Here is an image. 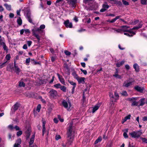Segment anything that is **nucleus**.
<instances>
[{
    "instance_id": "nucleus-2",
    "label": "nucleus",
    "mask_w": 147,
    "mask_h": 147,
    "mask_svg": "<svg viewBox=\"0 0 147 147\" xmlns=\"http://www.w3.org/2000/svg\"><path fill=\"white\" fill-rule=\"evenodd\" d=\"M72 127L71 125L69 126V128L68 129L67 135V140L70 142L71 144L73 140L74 137L73 132L72 133Z\"/></svg>"
},
{
    "instance_id": "nucleus-51",
    "label": "nucleus",
    "mask_w": 147,
    "mask_h": 147,
    "mask_svg": "<svg viewBox=\"0 0 147 147\" xmlns=\"http://www.w3.org/2000/svg\"><path fill=\"white\" fill-rule=\"evenodd\" d=\"M64 53L65 55H69L71 54V53L70 52L67 50H65L64 51Z\"/></svg>"
},
{
    "instance_id": "nucleus-64",
    "label": "nucleus",
    "mask_w": 147,
    "mask_h": 147,
    "mask_svg": "<svg viewBox=\"0 0 147 147\" xmlns=\"http://www.w3.org/2000/svg\"><path fill=\"white\" fill-rule=\"evenodd\" d=\"M14 129H15L16 131H18L20 129L19 127L17 125H16L14 127Z\"/></svg>"
},
{
    "instance_id": "nucleus-63",
    "label": "nucleus",
    "mask_w": 147,
    "mask_h": 147,
    "mask_svg": "<svg viewBox=\"0 0 147 147\" xmlns=\"http://www.w3.org/2000/svg\"><path fill=\"white\" fill-rule=\"evenodd\" d=\"M92 0H84L83 2L85 4H86L92 1Z\"/></svg>"
},
{
    "instance_id": "nucleus-37",
    "label": "nucleus",
    "mask_w": 147,
    "mask_h": 147,
    "mask_svg": "<svg viewBox=\"0 0 147 147\" xmlns=\"http://www.w3.org/2000/svg\"><path fill=\"white\" fill-rule=\"evenodd\" d=\"M141 3L143 5H146L147 3V0H141Z\"/></svg>"
},
{
    "instance_id": "nucleus-19",
    "label": "nucleus",
    "mask_w": 147,
    "mask_h": 147,
    "mask_svg": "<svg viewBox=\"0 0 147 147\" xmlns=\"http://www.w3.org/2000/svg\"><path fill=\"white\" fill-rule=\"evenodd\" d=\"M124 63L125 61H121L119 62L116 63V65L117 67H119L122 65L124 64Z\"/></svg>"
},
{
    "instance_id": "nucleus-49",
    "label": "nucleus",
    "mask_w": 147,
    "mask_h": 147,
    "mask_svg": "<svg viewBox=\"0 0 147 147\" xmlns=\"http://www.w3.org/2000/svg\"><path fill=\"white\" fill-rule=\"evenodd\" d=\"M41 106L40 105H38L37 107L36 111H37L38 112H39L40 111V110L41 109Z\"/></svg>"
},
{
    "instance_id": "nucleus-54",
    "label": "nucleus",
    "mask_w": 147,
    "mask_h": 147,
    "mask_svg": "<svg viewBox=\"0 0 147 147\" xmlns=\"http://www.w3.org/2000/svg\"><path fill=\"white\" fill-rule=\"evenodd\" d=\"M116 21L115 19L114 18L113 19L111 20H108L107 21L109 23H113L114 22Z\"/></svg>"
},
{
    "instance_id": "nucleus-28",
    "label": "nucleus",
    "mask_w": 147,
    "mask_h": 147,
    "mask_svg": "<svg viewBox=\"0 0 147 147\" xmlns=\"http://www.w3.org/2000/svg\"><path fill=\"white\" fill-rule=\"evenodd\" d=\"M102 140V138L101 137H99L96 140L94 144H97L99 142H100Z\"/></svg>"
},
{
    "instance_id": "nucleus-35",
    "label": "nucleus",
    "mask_w": 147,
    "mask_h": 147,
    "mask_svg": "<svg viewBox=\"0 0 147 147\" xmlns=\"http://www.w3.org/2000/svg\"><path fill=\"white\" fill-rule=\"evenodd\" d=\"M45 28V26L44 24H42L40 26L39 28H37V29H39L40 30H43L42 29H44Z\"/></svg>"
},
{
    "instance_id": "nucleus-1",
    "label": "nucleus",
    "mask_w": 147,
    "mask_h": 147,
    "mask_svg": "<svg viewBox=\"0 0 147 147\" xmlns=\"http://www.w3.org/2000/svg\"><path fill=\"white\" fill-rule=\"evenodd\" d=\"M32 31L33 35L36 37L38 39V42H39L40 40L41 34L43 32V30H40L39 29H37V28L34 27Z\"/></svg>"
},
{
    "instance_id": "nucleus-56",
    "label": "nucleus",
    "mask_w": 147,
    "mask_h": 147,
    "mask_svg": "<svg viewBox=\"0 0 147 147\" xmlns=\"http://www.w3.org/2000/svg\"><path fill=\"white\" fill-rule=\"evenodd\" d=\"M42 127H45V125L46 124V121L44 119H42Z\"/></svg>"
},
{
    "instance_id": "nucleus-17",
    "label": "nucleus",
    "mask_w": 147,
    "mask_h": 147,
    "mask_svg": "<svg viewBox=\"0 0 147 147\" xmlns=\"http://www.w3.org/2000/svg\"><path fill=\"white\" fill-rule=\"evenodd\" d=\"M35 138V135H32V137L31 138L30 141L29 142V145H31L34 143Z\"/></svg>"
},
{
    "instance_id": "nucleus-29",
    "label": "nucleus",
    "mask_w": 147,
    "mask_h": 147,
    "mask_svg": "<svg viewBox=\"0 0 147 147\" xmlns=\"http://www.w3.org/2000/svg\"><path fill=\"white\" fill-rule=\"evenodd\" d=\"M72 74L73 76H74V78H75L76 80L79 77V76H78V75L76 74V72L75 71H74L72 72Z\"/></svg>"
},
{
    "instance_id": "nucleus-48",
    "label": "nucleus",
    "mask_w": 147,
    "mask_h": 147,
    "mask_svg": "<svg viewBox=\"0 0 147 147\" xmlns=\"http://www.w3.org/2000/svg\"><path fill=\"white\" fill-rule=\"evenodd\" d=\"M121 94L124 96H127V94L126 91H123L121 93Z\"/></svg>"
},
{
    "instance_id": "nucleus-24",
    "label": "nucleus",
    "mask_w": 147,
    "mask_h": 147,
    "mask_svg": "<svg viewBox=\"0 0 147 147\" xmlns=\"http://www.w3.org/2000/svg\"><path fill=\"white\" fill-rule=\"evenodd\" d=\"M109 7V6L107 5V2H105L102 5V7L105 9H108Z\"/></svg>"
},
{
    "instance_id": "nucleus-52",
    "label": "nucleus",
    "mask_w": 147,
    "mask_h": 147,
    "mask_svg": "<svg viewBox=\"0 0 147 147\" xmlns=\"http://www.w3.org/2000/svg\"><path fill=\"white\" fill-rule=\"evenodd\" d=\"M112 29L115 31H116L117 32H121V31L122 30H123L120 29H118L117 30H116L115 28H113Z\"/></svg>"
},
{
    "instance_id": "nucleus-9",
    "label": "nucleus",
    "mask_w": 147,
    "mask_h": 147,
    "mask_svg": "<svg viewBox=\"0 0 147 147\" xmlns=\"http://www.w3.org/2000/svg\"><path fill=\"white\" fill-rule=\"evenodd\" d=\"M69 4L72 7H74L77 1L76 0H66Z\"/></svg>"
},
{
    "instance_id": "nucleus-25",
    "label": "nucleus",
    "mask_w": 147,
    "mask_h": 147,
    "mask_svg": "<svg viewBox=\"0 0 147 147\" xmlns=\"http://www.w3.org/2000/svg\"><path fill=\"white\" fill-rule=\"evenodd\" d=\"M14 67L15 68V71L18 74L20 72V69L19 68L18 66L16 65V63L14 62Z\"/></svg>"
},
{
    "instance_id": "nucleus-32",
    "label": "nucleus",
    "mask_w": 147,
    "mask_h": 147,
    "mask_svg": "<svg viewBox=\"0 0 147 147\" xmlns=\"http://www.w3.org/2000/svg\"><path fill=\"white\" fill-rule=\"evenodd\" d=\"M47 80V79L41 80H40V83L41 84H46Z\"/></svg>"
},
{
    "instance_id": "nucleus-8",
    "label": "nucleus",
    "mask_w": 147,
    "mask_h": 147,
    "mask_svg": "<svg viewBox=\"0 0 147 147\" xmlns=\"http://www.w3.org/2000/svg\"><path fill=\"white\" fill-rule=\"evenodd\" d=\"M64 24L66 27L68 28H71L72 27V24L71 22H70L69 20H67L64 22Z\"/></svg>"
},
{
    "instance_id": "nucleus-43",
    "label": "nucleus",
    "mask_w": 147,
    "mask_h": 147,
    "mask_svg": "<svg viewBox=\"0 0 147 147\" xmlns=\"http://www.w3.org/2000/svg\"><path fill=\"white\" fill-rule=\"evenodd\" d=\"M138 102H136L135 101H133L131 104V105L132 106H137L138 105Z\"/></svg>"
},
{
    "instance_id": "nucleus-39",
    "label": "nucleus",
    "mask_w": 147,
    "mask_h": 147,
    "mask_svg": "<svg viewBox=\"0 0 147 147\" xmlns=\"http://www.w3.org/2000/svg\"><path fill=\"white\" fill-rule=\"evenodd\" d=\"M128 130V129H126V132H124L123 133V136H124V138H128V135H127V134L126 133V132H127Z\"/></svg>"
},
{
    "instance_id": "nucleus-4",
    "label": "nucleus",
    "mask_w": 147,
    "mask_h": 147,
    "mask_svg": "<svg viewBox=\"0 0 147 147\" xmlns=\"http://www.w3.org/2000/svg\"><path fill=\"white\" fill-rule=\"evenodd\" d=\"M69 105L68 106V103L65 100H63L62 102V104L63 107L67 109V110H69L70 108L71 107V105L70 102H68Z\"/></svg>"
},
{
    "instance_id": "nucleus-55",
    "label": "nucleus",
    "mask_w": 147,
    "mask_h": 147,
    "mask_svg": "<svg viewBox=\"0 0 147 147\" xmlns=\"http://www.w3.org/2000/svg\"><path fill=\"white\" fill-rule=\"evenodd\" d=\"M124 34L129 37H131L133 36V34H130L127 33H124Z\"/></svg>"
},
{
    "instance_id": "nucleus-34",
    "label": "nucleus",
    "mask_w": 147,
    "mask_h": 147,
    "mask_svg": "<svg viewBox=\"0 0 147 147\" xmlns=\"http://www.w3.org/2000/svg\"><path fill=\"white\" fill-rule=\"evenodd\" d=\"M61 85L60 84H57L54 85V86L57 88H60Z\"/></svg>"
},
{
    "instance_id": "nucleus-42",
    "label": "nucleus",
    "mask_w": 147,
    "mask_h": 147,
    "mask_svg": "<svg viewBox=\"0 0 147 147\" xmlns=\"http://www.w3.org/2000/svg\"><path fill=\"white\" fill-rule=\"evenodd\" d=\"M122 2L124 5H129V3L125 0H122Z\"/></svg>"
},
{
    "instance_id": "nucleus-3",
    "label": "nucleus",
    "mask_w": 147,
    "mask_h": 147,
    "mask_svg": "<svg viewBox=\"0 0 147 147\" xmlns=\"http://www.w3.org/2000/svg\"><path fill=\"white\" fill-rule=\"evenodd\" d=\"M129 134L132 138H138L142 134V133L139 131H134L130 133Z\"/></svg>"
},
{
    "instance_id": "nucleus-5",
    "label": "nucleus",
    "mask_w": 147,
    "mask_h": 147,
    "mask_svg": "<svg viewBox=\"0 0 147 147\" xmlns=\"http://www.w3.org/2000/svg\"><path fill=\"white\" fill-rule=\"evenodd\" d=\"M50 97L51 98H54L57 95V91L54 90L52 89L49 92Z\"/></svg>"
},
{
    "instance_id": "nucleus-57",
    "label": "nucleus",
    "mask_w": 147,
    "mask_h": 147,
    "mask_svg": "<svg viewBox=\"0 0 147 147\" xmlns=\"http://www.w3.org/2000/svg\"><path fill=\"white\" fill-rule=\"evenodd\" d=\"M81 71H82L84 75H86L87 74V71L86 70H84L83 69H80Z\"/></svg>"
},
{
    "instance_id": "nucleus-33",
    "label": "nucleus",
    "mask_w": 147,
    "mask_h": 147,
    "mask_svg": "<svg viewBox=\"0 0 147 147\" xmlns=\"http://www.w3.org/2000/svg\"><path fill=\"white\" fill-rule=\"evenodd\" d=\"M60 89L63 92H66V87L64 86H61V87Z\"/></svg>"
},
{
    "instance_id": "nucleus-50",
    "label": "nucleus",
    "mask_w": 147,
    "mask_h": 147,
    "mask_svg": "<svg viewBox=\"0 0 147 147\" xmlns=\"http://www.w3.org/2000/svg\"><path fill=\"white\" fill-rule=\"evenodd\" d=\"M46 131L45 127H42V136H44L45 133Z\"/></svg>"
},
{
    "instance_id": "nucleus-27",
    "label": "nucleus",
    "mask_w": 147,
    "mask_h": 147,
    "mask_svg": "<svg viewBox=\"0 0 147 147\" xmlns=\"http://www.w3.org/2000/svg\"><path fill=\"white\" fill-rule=\"evenodd\" d=\"M81 102L82 103V104L84 105H85L86 104V98H85V97L84 96V94H83V98Z\"/></svg>"
},
{
    "instance_id": "nucleus-31",
    "label": "nucleus",
    "mask_w": 147,
    "mask_h": 147,
    "mask_svg": "<svg viewBox=\"0 0 147 147\" xmlns=\"http://www.w3.org/2000/svg\"><path fill=\"white\" fill-rule=\"evenodd\" d=\"M138 99V98L137 97H132L131 98H129L128 99V100L129 101H134L136 100H137Z\"/></svg>"
},
{
    "instance_id": "nucleus-15",
    "label": "nucleus",
    "mask_w": 147,
    "mask_h": 147,
    "mask_svg": "<svg viewBox=\"0 0 147 147\" xmlns=\"http://www.w3.org/2000/svg\"><path fill=\"white\" fill-rule=\"evenodd\" d=\"M31 131L30 129H28L26 131L25 133L26 135V139H28L29 138V136L30 135V133Z\"/></svg>"
},
{
    "instance_id": "nucleus-26",
    "label": "nucleus",
    "mask_w": 147,
    "mask_h": 147,
    "mask_svg": "<svg viewBox=\"0 0 147 147\" xmlns=\"http://www.w3.org/2000/svg\"><path fill=\"white\" fill-rule=\"evenodd\" d=\"M17 22L19 25L20 26L22 24V21L20 17H19L17 20Z\"/></svg>"
},
{
    "instance_id": "nucleus-22",
    "label": "nucleus",
    "mask_w": 147,
    "mask_h": 147,
    "mask_svg": "<svg viewBox=\"0 0 147 147\" xmlns=\"http://www.w3.org/2000/svg\"><path fill=\"white\" fill-rule=\"evenodd\" d=\"M123 30L124 32H128L130 33V34H132L133 35H135L136 34V33L135 32H134L133 31L131 30Z\"/></svg>"
},
{
    "instance_id": "nucleus-62",
    "label": "nucleus",
    "mask_w": 147,
    "mask_h": 147,
    "mask_svg": "<svg viewBox=\"0 0 147 147\" xmlns=\"http://www.w3.org/2000/svg\"><path fill=\"white\" fill-rule=\"evenodd\" d=\"M125 67L127 70H129V69H130V66L128 64L125 65Z\"/></svg>"
},
{
    "instance_id": "nucleus-14",
    "label": "nucleus",
    "mask_w": 147,
    "mask_h": 147,
    "mask_svg": "<svg viewBox=\"0 0 147 147\" xmlns=\"http://www.w3.org/2000/svg\"><path fill=\"white\" fill-rule=\"evenodd\" d=\"M134 88L136 90L141 92H142L144 90L143 88H141L138 86L135 87Z\"/></svg>"
},
{
    "instance_id": "nucleus-47",
    "label": "nucleus",
    "mask_w": 147,
    "mask_h": 147,
    "mask_svg": "<svg viewBox=\"0 0 147 147\" xmlns=\"http://www.w3.org/2000/svg\"><path fill=\"white\" fill-rule=\"evenodd\" d=\"M7 62V61H6L3 63L1 65H0V68H3V67L5 66L6 65V63Z\"/></svg>"
},
{
    "instance_id": "nucleus-16",
    "label": "nucleus",
    "mask_w": 147,
    "mask_h": 147,
    "mask_svg": "<svg viewBox=\"0 0 147 147\" xmlns=\"http://www.w3.org/2000/svg\"><path fill=\"white\" fill-rule=\"evenodd\" d=\"M133 67L136 72H138L139 71V66L137 63H135Z\"/></svg>"
},
{
    "instance_id": "nucleus-18",
    "label": "nucleus",
    "mask_w": 147,
    "mask_h": 147,
    "mask_svg": "<svg viewBox=\"0 0 147 147\" xmlns=\"http://www.w3.org/2000/svg\"><path fill=\"white\" fill-rule=\"evenodd\" d=\"M4 5L6 9L10 11L11 10V5L5 3L4 4Z\"/></svg>"
},
{
    "instance_id": "nucleus-36",
    "label": "nucleus",
    "mask_w": 147,
    "mask_h": 147,
    "mask_svg": "<svg viewBox=\"0 0 147 147\" xmlns=\"http://www.w3.org/2000/svg\"><path fill=\"white\" fill-rule=\"evenodd\" d=\"M3 49L4 50L7 51L8 49L5 43V44H3Z\"/></svg>"
},
{
    "instance_id": "nucleus-20",
    "label": "nucleus",
    "mask_w": 147,
    "mask_h": 147,
    "mask_svg": "<svg viewBox=\"0 0 147 147\" xmlns=\"http://www.w3.org/2000/svg\"><path fill=\"white\" fill-rule=\"evenodd\" d=\"M139 22L138 20H134L132 21L129 22V24H131L136 25L138 24Z\"/></svg>"
},
{
    "instance_id": "nucleus-10",
    "label": "nucleus",
    "mask_w": 147,
    "mask_h": 147,
    "mask_svg": "<svg viewBox=\"0 0 147 147\" xmlns=\"http://www.w3.org/2000/svg\"><path fill=\"white\" fill-rule=\"evenodd\" d=\"M85 79L84 77H79L77 79V80H78V82L79 83H82L84 84L85 83Z\"/></svg>"
},
{
    "instance_id": "nucleus-41",
    "label": "nucleus",
    "mask_w": 147,
    "mask_h": 147,
    "mask_svg": "<svg viewBox=\"0 0 147 147\" xmlns=\"http://www.w3.org/2000/svg\"><path fill=\"white\" fill-rule=\"evenodd\" d=\"M22 134V131H19L17 133V136H21Z\"/></svg>"
},
{
    "instance_id": "nucleus-30",
    "label": "nucleus",
    "mask_w": 147,
    "mask_h": 147,
    "mask_svg": "<svg viewBox=\"0 0 147 147\" xmlns=\"http://www.w3.org/2000/svg\"><path fill=\"white\" fill-rule=\"evenodd\" d=\"M144 98H142L140 100V103L139 106H143L145 104V102L144 101Z\"/></svg>"
},
{
    "instance_id": "nucleus-21",
    "label": "nucleus",
    "mask_w": 147,
    "mask_h": 147,
    "mask_svg": "<svg viewBox=\"0 0 147 147\" xmlns=\"http://www.w3.org/2000/svg\"><path fill=\"white\" fill-rule=\"evenodd\" d=\"M132 83L131 82H129L127 83L125 82L123 84V86L126 87H128L129 86L132 85Z\"/></svg>"
},
{
    "instance_id": "nucleus-46",
    "label": "nucleus",
    "mask_w": 147,
    "mask_h": 147,
    "mask_svg": "<svg viewBox=\"0 0 147 147\" xmlns=\"http://www.w3.org/2000/svg\"><path fill=\"white\" fill-rule=\"evenodd\" d=\"M61 82L62 84L64 85H65V82L64 79L63 78H61L59 80Z\"/></svg>"
},
{
    "instance_id": "nucleus-23",
    "label": "nucleus",
    "mask_w": 147,
    "mask_h": 147,
    "mask_svg": "<svg viewBox=\"0 0 147 147\" xmlns=\"http://www.w3.org/2000/svg\"><path fill=\"white\" fill-rule=\"evenodd\" d=\"M100 106L98 105H96L94 107L92 111V112L94 113L97 110L99 107Z\"/></svg>"
},
{
    "instance_id": "nucleus-45",
    "label": "nucleus",
    "mask_w": 147,
    "mask_h": 147,
    "mask_svg": "<svg viewBox=\"0 0 147 147\" xmlns=\"http://www.w3.org/2000/svg\"><path fill=\"white\" fill-rule=\"evenodd\" d=\"M5 58L7 60H10L11 58L10 55L9 54H7L6 55Z\"/></svg>"
},
{
    "instance_id": "nucleus-6",
    "label": "nucleus",
    "mask_w": 147,
    "mask_h": 147,
    "mask_svg": "<svg viewBox=\"0 0 147 147\" xmlns=\"http://www.w3.org/2000/svg\"><path fill=\"white\" fill-rule=\"evenodd\" d=\"M26 18L28 21L30 23L34 24V23L32 22V19L31 18V13L29 12H28L26 13Z\"/></svg>"
},
{
    "instance_id": "nucleus-11",
    "label": "nucleus",
    "mask_w": 147,
    "mask_h": 147,
    "mask_svg": "<svg viewBox=\"0 0 147 147\" xmlns=\"http://www.w3.org/2000/svg\"><path fill=\"white\" fill-rule=\"evenodd\" d=\"M20 106V104L18 102H16L13 107V111L15 112L17 110Z\"/></svg>"
},
{
    "instance_id": "nucleus-38",
    "label": "nucleus",
    "mask_w": 147,
    "mask_h": 147,
    "mask_svg": "<svg viewBox=\"0 0 147 147\" xmlns=\"http://www.w3.org/2000/svg\"><path fill=\"white\" fill-rule=\"evenodd\" d=\"M19 86L20 87H24L25 86V84L23 82H19Z\"/></svg>"
},
{
    "instance_id": "nucleus-53",
    "label": "nucleus",
    "mask_w": 147,
    "mask_h": 147,
    "mask_svg": "<svg viewBox=\"0 0 147 147\" xmlns=\"http://www.w3.org/2000/svg\"><path fill=\"white\" fill-rule=\"evenodd\" d=\"M8 128L10 130H12L14 129L12 125H9L8 126Z\"/></svg>"
},
{
    "instance_id": "nucleus-7",
    "label": "nucleus",
    "mask_w": 147,
    "mask_h": 147,
    "mask_svg": "<svg viewBox=\"0 0 147 147\" xmlns=\"http://www.w3.org/2000/svg\"><path fill=\"white\" fill-rule=\"evenodd\" d=\"M21 143V140L20 138H19L16 141L14 144L13 147H21L20 144Z\"/></svg>"
},
{
    "instance_id": "nucleus-12",
    "label": "nucleus",
    "mask_w": 147,
    "mask_h": 147,
    "mask_svg": "<svg viewBox=\"0 0 147 147\" xmlns=\"http://www.w3.org/2000/svg\"><path fill=\"white\" fill-rule=\"evenodd\" d=\"M118 71L117 69H116V71L115 73V74L113 75V76L114 77L116 78L121 79L122 78L121 76L118 74Z\"/></svg>"
},
{
    "instance_id": "nucleus-44",
    "label": "nucleus",
    "mask_w": 147,
    "mask_h": 147,
    "mask_svg": "<svg viewBox=\"0 0 147 147\" xmlns=\"http://www.w3.org/2000/svg\"><path fill=\"white\" fill-rule=\"evenodd\" d=\"M121 28L123 29L122 30H125V29L128 28H129V27L127 26H121Z\"/></svg>"
},
{
    "instance_id": "nucleus-58",
    "label": "nucleus",
    "mask_w": 147,
    "mask_h": 147,
    "mask_svg": "<svg viewBox=\"0 0 147 147\" xmlns=\"http://www.w3.org/2000/svg\"><path fill=\"white\" fill-rule=\"evenodd\" d=\"M116 3L117 4L119 5L120 6H121L122 5V3L120 1H116Z\"/></svg>"
},
{
    "instance_id": "nucleus-13",
    "label": "nucleus",
    "mask_w": 147,
    "mask_h": 147,
    "mask_svg": "<svg viewBox=\"0 0 147 147\" xmlns=\"http://www.w3.org/2000/svg\"><path fill=\"white\" fill-rule=\"evenodd\" d=\"M143 23L142 21L140 22L138 26L134 27L132 28L131 29V30H138L142 27Z\"/></svg>"
},
{
    "instance_id": "nucleus-60",
    "label": "nucleus",
    "mask_w": 147,
    "mask_h": 147,
    "mask_svg": "<svg viewBox=\"0 0 147 147\" xmlns=\"http://www.w3.org/2000/svg\"><path fill=\"white\" fill-rule=\"evenodd\" d=\"M61 137L59 135H57L56 136V140H58L59 139H60Z\"/></svg>"
},
{
    "instance_id": "nucleus-40",
    "label": "nucleus",
    "mask_w": 147,
    "mask_h": 147,
    "mask_svg": "<svg viewBox=\"0 0 147 147\" xmlns=\"http://www.w3.org/2000/svg\"><path fill=\"white\" fill-rule=\"evenodd\" d=\"M131 117V115H129L128 116H126L125 117L124 121H125L127 120V119H130V118Z\"/></svg>"
},
{
    "instance_id": "nucleus-59",
    "label": "nucleus",
    "mask_w": 147,
    "mask_h": 147,
    "mask_svg": "<svg viewBox=\"0 0 147 147\" xmlns=\"http://www.w3.org/2000/svg\"><path fill=\"white\" fill-rule=\"evenodd\" d=\"M69 82L71 85L73 86H76V84L73 81H70Z\"/></svg>"
},
{
    "instance_id": "nucleus-61",
    "label": "nucleus",
    "mask_w": 147,
    "mask_h": 147,
    "mask_svg": "<svg viewBox=\"0 0 147 147\" xmlns=\"http://www.w3.org/2000/svg\"><path fill=\"white\" fill-rule=\"evenodd\" d=\"M57 74L58 77V78H59V80H61V79L63 78L62 76H60L59 73H57Z\"/></svg>"
}]
</instances>
